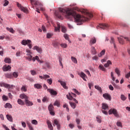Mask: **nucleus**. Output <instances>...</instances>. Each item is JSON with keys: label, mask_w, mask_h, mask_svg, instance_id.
<instances>
[{"label": "nucleus", "mask_w": 130, "mask_h": 130, "mask_svg": "<svg viewBox=\"0 0 130 130\" xmlns=\"http://www.w3.org/2000/svg\"><path fill=\"white\" fill-rule=\"evenodd\" d=\"M5 78L7 79H13V75L12 74L7 73L5 74Z\"/></svg>", "instance_id": "obj_24"}, {"label": "nucleus", "mask_w": 130, "mask_h": 130, "mask_svg": "<svg viewBox=\"0 0 130 130\" xmlns=\"http://www.w3.org/2000/svg\"><path fill=\"white\" fill-rule=\"evenodd\" d=\"M39 77L40 78V79H41V80L44 79L46 81L47 79H49V78H50V76L48 75H44L43 76H39Z\"/></svg>", "instance_id": "obj_12"}, {"label": "nucleus", "mask_w": 130, "mask_h": 130, "mask_svg": "<svg viewBox=\"0 0 130 130\" xmlns=\"http://www.w3.org/2000/svg\"><path fill=\"white\" fill-rule=\"evenodd\" d=\"M71 59L74 63H78V61L77 60V58H76V57L72 56Z\"/></svg>", "instance_id": "obj_41"}, {"label": "nucleus", "mask_w": 130, "mask_h": 130, "mask_svg": "<svg viewBox=\"0 0 130 130\" xmlns=\"http://www.w3.org/2000/svg\"><path fill=\"white\" fill-rule=\"evenodd\" d=\"M103 29V30H106L109 28V25L108 24H100L99 26H98L97 28Z\"/></svg>", "instance_id": "obj_4"}, {"label": "nucleus", "mask_w": 130, "mask_h": 130, "mask_svg": "<svg viewBox=\"0 0 130 130\" xmlns=\"http://www.w3.org/2000/svg\"><path fill=\"white\" fill-rule=\"evenodd\" d=\"M55 32H59L60 30V25L59 23L57 24V26L54 27Z\"/></svg>", "instance_id": "obj_20"}, {"label": "nucleus", "mask_w": 130, "mask_h": 130, "mask_svg": "<svg viewBox=\"0 0 130 130\" xmlns=\"http://www.w3.org/2000/svg\"><path fill=\"white\" fill-rule=\"evenodd\" d=\"M11 69H12V67L10 65H5L3 67V70L4 72H8V71L11 70Z\"/></svg>", "instance_id": "obj_11"}, {"label": "nucleus", "mask_w": 130, "mask_h": 130, "mask_svg": "<svg viewBox=\"0 0 130 130\" xmlns=\"http://www.w3.org/2000/svg\"><path fill=\"white\" fill-rule=\"evenodd\" d=\"M98 59H99V58L97 56H94L92 57V59L93 60H98Z\"/></svg>", "instance_id": "obj_64"}, {"label": "nucleus", "mask_w": 130, "mask_h": 130, "mask_svg": "<svg viewBox=\"0 0 130 130\" xmlns=\"http://www.w3.org/2000/svg\"><path fill=\"white\" fill-rule=\"evenodd\" d=\"M108 113L109 115L114 114L116 117H119V115L118 114V112H117V109L112 108L109 110Z\"/></svg>", "instance_id": "obj_2"}, {"label": "nucleus", "mask_w": 130, "mask_h": 130, "mask_svg": "<svg viewBox=\"0 0 130 130\" xmlns=\"http://www.w3.org/2000/svg\"><path fill=\"white\" fill-rule=\"evenodd\" d=\"M69 103H70V105H71V107H72V108L73 109H75V108H76V107H77V104H75L74 103L70 102Z\"/></svg>", "instance_id": "obj_32"}, {"label": "nucleus", "mask_w": 130, "mask_h": 130, "mask_svg": "<svg viewBox=\"0 0 130 130\" xmlns=\"http://www.w3.org/2000/svg\"><path fill=\"white\" fill-rule=\"evenodd\" d=\"M34 50H37L39 53H42V49L37 46L34 47Z\"/></svg>", "instance_id": "obj_13"}, {"label": "nucleus", "mask_w": 130, "mask_h": 130, "mask_svg": "<svg viewBox=\"0 0 130 130\" xmlns=\"http://www.w3.org/2000/svg\"><path fill=\"white\" fill-rule=\"evenodd\" d=\"M27 45V46H28L29 49H31V48H32V43H28Z\"/></svg>", "instance_id": "obj_63"}, {"label": "nucleus", "mask_w": 130, "mask_h": 130, "mask_svg": "<svg viewBox=\"0 0 130 130\" xmlns=\"http://www.w3.org/2000/svg\"><path fill=\"white\" fill-rule=\"evenodd\" d=\"M118 40L120 44H123L124 43V41L121 38L118 37Z\"/></svg>", "instance_id": "obj_39"}, {"label": "nucleus", "mask_w": 130, "mask_h": 130, "mask_svg": "<svg viewBox=\"0 0 130 130\" xmlns=\"http://www.w3.org/2000/svg\"><path fill=\"white\" fill-rule=\"evenodd\" d=\"M45 64H46L47 68H48V69H49V68H50V63H49V62L46 61L45 62Z\"/></svg>", "instance_id": "obj_59"}, {"label": "nucleus", "mask_w": 130, "mask_h": 130, "mask_svg": "<svg viewBox=\"0 0 130 130\" xmlns=\"http://www.w3.org/2000/svg\"><path fill=\"white\" fill-rule=\"evenodd\" d=\"M110 64H112V62L110 60H108L107 62L104 64V67L105 68H108Z\"/></svg>", "instance_id": "obj_30"}, {"label": "nucleus", "mask_w": 130, "mask_h": 130, "mask_svg": "<svg viewBox=\"0 0 130 130\" xmlns=\"http://www.w3.org/2000/svg\"><path fill=\"white\" fill-rule=\"evenodd\" d=\"M47 83H48L49 85H51V84H52V79L51 78L48 79L47 80Z\"/></svg>", "instance_id": "obj_47"}, {"label": "nucleus", "mask_w": 130, "mask_h": 130, "mask_svg": "<svg viewBox=\"0 0 130 130\" xmlns=\"http://www.w3.org/2000/svg\"><path fill=\"white\" fill-rule=\"evenodd\" d=\"M20 98H21V99H25V100L29 99V97L25 94H21L20 95Z\"/></svg>", "instance_id": "obj_21"}, {"label": "nucleus", "mask_w": 130, "mask_h": 130, "mask_svg": "<svg viewBox=\"0 0 130 130\" xmlns=\"http://www.w3.org/2000/svg\"><path fill=\"white\" fill-rule=\"evenodd\" d=\"M47 91H48V92L50 93V94H51V95H57V92H56V91H55L53 89H48Z\"/></svg>", "instance_id": "obj_15"}, {"label": "nucleus", "mask_w": 130, "mask_h": 130, "mask_svg": "<svg viewBox=\"0 0 130 130\" xmlns=\"http://www.w3.org/2000/svg\"><path fill=\"white\" fill-rule=\"evenodd\" d=\"M28 43H32V41L30 40H23L21 42V44H22V45H24V46L27 45V44Z\"/></svg>", "instance_id": "obj_10"}, {"label": "nucleus", "mask_w": 130, "mask_h": 130, "mask_svg": "<svg viewBox=\"0 0 130 130\" xmlns=\"http://www.w3.org/2000/svg\"><path fill=\"white\" fill-rule=\"evenodd\" d=\"M21 92H27V87L26 86L23 85L21 88Z\"/></svg>", "instance_id": "obj_34"}, {"label": "nucleus", "mask_w": 130, "mask_h": 130, "mask_svg": "<svg viewBox=\"0 0 130 130\" xmlns=\"http://www.w3.org/2000/svg\"><path fill=\"white\" fill-rule=\"evenodd\" d=\"M99 69H100L101 71H103V72H105L106 71V69L102 64L99 65Z\"/></svg>", "instance_id": "obj_36"}, {"label": "nucleus", "mask_w": 130, "mask_h": 130, "mask_svg": "<svg viewBox=\"0 0 130 130\" xmlns=\"http://www.w3.org/2000/svg\"><path fill=\"white\" fill-rule=\"evenodd\" d=\"M63 37L65 38L66 40H68L69 42H71V41L70 40L69 35L65 34H64Z\"/></svg>", "instance_id": "obj_40"}, {"label": "nucleus", "mask_w": 130, "mask_h": 130, "mask_svg": "<svg viewBox=\"0 0 130 130\" xmlns=\"http://www.w3.org/2000/svg\"><path fill=\"white\" fill-rule=\"evenodd\" d=\"M42 101L43 102H46V101H48V99H47V98L45 96L43 98Z\"/></svg>", "instance_id": "obj_62"}, {"label": "nucleus", "mask_w": 130, "mask_h": 130, "mask_svg": "<svg viewBox=\"0 0 130 130\" xmlns=\"http://www.w3.org/2000/svg\"><path fill=\"white\" fill-rule=\"evenodd\" d=\"M34 87L36 89H42V86L40 84L37 83L34 84Z\"/></svg>", "instance_id": "obj_27"}, {"label": "nucleus", "mask_w": 130, "mask_h": 130, "mask_svg": "<svg viewBox=\"0 0 130 130\" xmlns=\"http://www.w3.org/2000/svg\"><path fill=\"white\" fill-rule=\"evenodd\" d=\"M110 43H112V44H113L115 49H116V45H115V42L114 41V38H113V37H111Z\"/></svg>", "instance_id": "obj_25"}, {"label": "nucleus", "mask_w": 130, "mask_h": 130, "mask_svg": "<svg viewBox=\"0 0 130 130\" xmlns=\"http://www.w3.org/2000/svg\"><path fill=\"white\" fill-rule=\"evenodd\" d=\"M26 52H27V54H33V53L29 49H26Z\"/></svg>", "instance_id": "obj_54"}, {"label": "nucleus", "mask_w": 130, "mask_h": 130, "mask_svg": "<svg viewBox=\"0 0 130 130\" xmlns=\"http://www.w3.org/2000/svg\"><path fill=\"white\" fill-rule=\"evenodd\" d=\"M6 117L8 120H9V121H11V122H13V117H12V116L10 115H7Z\"/></svg>", "instance_id": "obj_31"}, {"label": "nucleus", "mask_w": 130, "mask_h": 130, "mask_svg": "<svg viewBox=\"0 0 130 130\" xmlns=\"http://www.w3.org/2000/svg\"><path fill=\"white\" fill-rule=\"evenodd\" d=\"M48 109L49 111H50V114H51V115H54V108L53 107V105L52 104H50L48 106Z\"/></svg>", "instance_id": "obj_6"}, {"label": "nucleus", "mask_w": 130, "mask_h": 130, "mask_svg": "<svg viewBox=\"0 0 130 130\" xmlns=\"http://www.w3.org/2000/svg\"><path fill=\"white\" fill-rule=\"evenodd\" d=\"M12 76L14 77V78H18V72H13Z\"/></svg>", "instance_id": "obj_51"}, {"label": "nucleus", "mask_w": 130, "mask_h": 130, "mask_svg": "<svg viewBox=\"0 0 130 130\" xmlns=\"http://www.w3.org/2000/svg\"><path fill=\"white\" fill-rule=\"evenodd\" d=\"M90 43L91 44H95V43H96V39L95 38H92L90 40Z\"/></svg>", "instance_id": "obj_35"}, {"label": "nucleus", "mask_w": 130, "mask_h": 130, "mask_svg": "<svg viewBox=\"0 0 130 130\" xmlns=\"http://www.w3.org/2000/svg\"><path fill=\"white\" fill-rule=\"evenodd\" d=\"M58 10L59 11H56L55 12V15L57 17V18L62 20L63 18L61 16L62 15L66 16L67 19H70V16H72V17H74L75 21H76L79 25H82L83 22L89 21V20L93 18V14L89 13L87 10L85 9L81 10V12L83 13V14H85V16H82L79 14H77L76 12L72 11V10L69 9L66 10L64 9L59 8Z\"/></svg>", "instance_id": "obj_1"}, {"label": "nucleus", "mask_w": 130, "mask_h": 130, "mask_svg": "<svg viewBox=\"0 0 130 130\" xmlns=\"http://www.w3.org/2000/svg\"><path fill=\"white\" fill-rule=\"evenodd\" d=\"M117 125L120 127H122V124H121V122L119 121L117 122Z\"/></svg>", "instance_id": "obj_57"}, {"label": "nucleus", "mask_w": 130, "mask_h": 130, "mask_svg": "<svg viewBox=\"0 0 130 130\" xmlns=\"http://www.w3.org/2000/svg\"><path fill=\"white\" fill-rule=\"evenodd\" d=\"M61 31L63 33H66V32H67V28L64 26H62Z\"/></svg>", "instance_id": "obj_49"}, {"label": "nucleus", "mask_w": 130, "mask_h": 130, "mask_svg": "<svg viewBox=\"0 0 130 130\" xmlns=\"http://www.w3.org/2000/svg\"><path fill=\"white\" fill-rule=\"evenodd\" d=\"M67 98L69 100H73V101H74V102H75V103H77V104L78 103V101H77V100L76 99H74V98L73 97V95L70 92L69 93V94L67 95Z\"/></svg>", "instance_id": "obj_7"}, {"label": "nucleus", "mask_w": 130, "mask_h": 130, "mask_svg": "<svg viewBox=\"0 0 130 130\" xmlns=\"http://www.w3.org/2000/svg\"><path fill=\"white\" fill-rule=\"evenodd\" d=\"M8 5H9V1L6 0L5 1V4H4V7H7V6H8Z\"/></svg>", "instance_id": "obj_60"}, {"label": "nucleus", "mask_w": 130, "mask_h": 130, "mask_svg": "<svg viewBox=\"0 0 130 130\" xmlns=\"http://www.w3.org/2000/svg\"><path fill=\"white\" fill-rule=\"evenodd\" d=\"M102 112L104 114H105V115H108V113L105 110H102Z\"/></svg>", "instance_id": "obj_58"}, {"label": "nucleus", "mask_w": 130, "mask_h": 130, "mask_svg": "<svg viewBox=\"0 0 130 130\" xmlns=\"http://www.w3.org/2000/svg\"><path fill=\"white\" fill-rule=\"evenodd\" d=\"M120 98L122 101H125L126 100V96H124L123 94H121Z\"/></svg>", "instance_id": "obj_45"}, {"label": "nucleus", "mask_w": 130, "mask_h": 130, "mask_svg": "<svg viewBox=\"0 0 130 130\" xmlns=\"http://www.w3.org/2000/svg\"><path fill=\"white\" fill-rule=\"evenodd\" d=\"M103 97L105 98L106 100H109V101H111V95L110 94L105 93L103 94Z\"/></svg>", "instance_id": "obj_9"}, {"label": "nucleus", "mask_w": 130, "mask_h": 130, "mask_svg": "<svg viewBox=\"0 0 130 130\" xmlns=\"http://www.w3.org/2000/svg\"><path fill=\"white\" fill-rule=\"evenodd\" d=\"M27 124L30 130H34V128H33V127L32 126V125H31V124L30 123H27Z\"/></svg>", "instance_id": "obj_52"}, {"label": "nucleus", "mask_w": 130, "mask_h": 130, "mask_svg": "<svg viewBox=\"0 0 130 130\" xmlns=\"http://www.w3.org/2000/svg\"><path fill=\"white\" fill-rule=\"evenodd\" d=\"M104 54H105V50H103L100 53V54H98V56L99 57H101V56H102V55H104Z\"/></svg>", "instance_id": "obj_37"}, {"label": "nucleus", "mask_w": 130, "mask_h": 130, "mask_svg": "<svg viewBox=\"0 0 130 130\" xmlns=\"http://www.w3.org/2000/svg\"><path fill=\"white\" fill-rule=\"evenodd\" d=\"M52 44L54 47H58V46L59 45V43L56 41H54L52 43Z\"/></svg>", "instance_id": "obj_28"}, {"label": "nucleus", "mask_w": 130, "mask_h": 130, "mask_svg": "<svg viewBox=\"0 0 130 130\" xmlns=\"http://www.w3.org/2000/svg\"><path fill=\"white\" fill-rule=\"evenodd\" d=\"M79 75H80V77H81V78H82L83 80H84V81H87V79H86V78H87V76L86 75V74H85V73H84V72H81V73L79 74Z\"/></svg>", "instance_id": "obj_16"}, {"label": "nucleus", "mask_w": 130, "mask_h": 130, "mask_svg": "<svg viewBox=\"0 0 130 130\" xmlns=\"http://www.w3.org/2000/svg\"><path fill=\"white\" fill-rule=\"evenodd\" d=\"M6 29L7 31H9V32H10V33H15V30L14 29H13V28L7 27Z\"/></svg>", "instance_id": "obj_38"}, {"label": "nucleus", "mask_w": 130, "mask_h": 130, "mask_svg": "<svg viewBox=\"0 0 130 130\" xmlns=\"http://www.w3.org/2000/svg\"><path fill=\"white\" fill-rule=\"evenodd\" d=\"M5 108H13V106L11 104L7 103L5 105Z\"/></svg>", "instance_id": "obj_33"}, {"label": "nucleus", "mask_w": 130, "mask_h": 130, "mask_svg": "<svg viewBox=\"0 0 130 130\" xmlns=\"http://www.w3.org/2000/svg\"><path fill=\"white\" fill-rule=\"evenodd\" d=\"M60 46H61L63 48H67V47H68V45L66 44H61Z\"/></svg>", "instance_id": "obj_56"}, {"label": "nucleus", "mask_w": 130, "mask_h": 130, "mask_svg": "<svg viewBox=\"0 0 130 130\" xmlns=\"http://www.w3.org/2000/svg\"><path fill=\"white\" fill-rule=\"evenodd\" d=\"M53 105H54V106H57V107H59V105H60V104H59V102H58V101H56L54 103Z\"/></svg>", "instance_id": "obj_46"}, {"label": "nucleus", "mask_w": 130, "mask_h": 130, "mask_svg": "<svg viewBox=\"0 0 130 130\" xmlns=\"http://www.w3.org/2000/svg\"><path fill=\"white\" fill-rule=\"evenodd\" d=\"M25 103L26 106H32L33 105V102L29 101L28 99L25 100Z\"/></svg>", "instance_id": "obj_17"}, {"label": "nucleus", "mask_w": 130, "mask_h": 130, "mask_svg": "<svg viewBox=\"0 0 130 130\" xmlns=\"http://www.w3.org/2000/svg\"><path fill=\"white\" fill-rule=\"evenodd\" d=\"M32 54H26L27 57H26V59H28L29 61L32 60Z\"/></svg>", "instance_id": "obj_23"}, {"label": "nucleus", "mask_w": 130, "mask_h": 130, "mask_svg": "<svg viewBox=\"0 0 130 130\" xmlns=\"http://www.w3.org/2000/svg\"><path fill=\"white\" fill-rule=\"evenodd\" d=\"M115 72L117 74V75H118V77H119V76H120V71H119L118 68H116L115 69Z\"/></svg>", "instance_id": "obj_42"}, {"label": "nucleus", "mask_w": 130, "mask_h": 130, "mask_svg": "<svg viewBox=\"0 0 130 130\" xmlns=\"http://www.w3.org/2000/svg\"><path fill=\"white\" fill-rule=\"evenodd\" d=\"M17 103L19 104V105H25V102L20 99L17 100Z\"/></svg>", "instance_id": "obj_29"}, {"label": "nucleus", "mask_w": 130, "mask_h": 130, "mask_svg": "<svg viewBox=\"0 0 130 130\" xmlns=\"http://www.w3.org/2000/svg\"><path fill=\"white\" fill-rule=\"evenodd\" d=\"M30 1L31 5H35V6H39V5H40L39 2L36 1V0H30Z\"/></svg>", "instance_id": "obj_19"}, {"label": "nucleus", "mask_w": 130, "mask_h": 130, "mask_svg": "<svg viewBox=\"0 0 130 130\" xmlns=\"http://www.w3.org/2000/svg\"><path fill=\"white\" fill-rule=\"evenodd\" d=\"M94 88L95 89H96V90H98V91H100V92H102V89H101V87L98 85H95Z\"/></svg>", "instance_id": "obj_44"}, {"label": "nucleus", "mask_w": 130, "mask_h": 130, "mask_svg": "<svg viewBox=\"0 0 130 130\" xmlns=\"http://www.w3.org/2000/svg\"><path fill=\"white\" fill-rule=\"evenodd\" d=\"M102 108L103 110H107V109H108L109 108L108 105L106 103H103Z\"/></svg>", "instance_id": "obj_22"}, {"label": "nucleus", "mask_w": 130, "mask_h": 130, "mask_svg": "<svg viewBox=\"0 0 130 130\" xmlns=\"http://www.w3.org/2000/svg\"><path fill=\"white\" fill-rule=\"evenodd\" d=\"M0 86L1 87H4L5 88H7V89H11V88H13L15 87L14 85H10L9 84H7L5 82H1L0 83Z\"/></svg>", "instance_id": "obj_3"}, {"label": "nucleus", "mask_w": 130, "mask_h": 130, "mask_svg": "<svg viewBox=\"0 0 130 130\" xmlns=\"http://www.w3.org/2000/svg\"><path fill=\"white\" fill-rule=\"evenodd\" d=\"M96 121H98V122L99 123H101V119H100L99 117H96Z\"/></svg>", "instance_id": "obj_61"}, {"label": "nucleus", "mask_w": 130, "mask_h": 130, "mask_svg": "<svg viewBox=\"0 0 130 130\" xmlns=\"http://www.w3.org/2000/svg\"><path fill=\"white\" fill-rule=\"evenodd\" d=\"M31 123L32 124H35V125H37V124H38V122H37V120H31Z\"/></svg>", "instance_id": "obj_53"}, {"label": "nucleus", "mask_w": 130, "mask_h": 130, "mask_svg": "<svg viewBox=\"0 0 130 130\" xmlns=\"http://www.w3.org/2000/svg\"><path fill=\"white\" fill-rule=\"evenodd\" d=\"M3 101H7L8 100V98L5 94H4L2 96Z\"/></svg>", "instance_id": "obj_55"}, {"label": "nucleus", "mask_w": 130, "mask_h": 130, "mask_svg": "<svg viewBox=\"0 0 130 130\" xmlns=\"http://www.w3.org/2000/svg\"><path fill=\"white\" fill-rule=\"evenodd\" d=\"M4 62L6 63H11V62H12V60L9 57H6L4 59Z\"/></svg>", "instance_id": "obj_26"}, {"label": "nucleus", "mask_w": 130, "mask_h": 130, "mask_svg": "<svg viewBox=\"0 0 130 130\" xmlns=\"http://www.w3.org/2000/svg\"><path fill=\"white\" fill-rule=\"evenodd\" d=\"M17 6L18 8H19L20 11H22V12H23V13H28V9H27L26 8L22 6V5H21V4L17 3Z\"/></svg>", "instance_id": "obj_5"}, {"label": "nucleus", "mask_w": 130, "mask_h": 130, "mask_svg": "<svg viewBox=\"0 0 130 130\" xmlns=\"http://www.w3.org/2000/svg\"><path fill=\"white\" fill-rule=\"evenodd\" d=\"M30 74L31 75H32V76H35V75H36V74H37V72H36V71H35V70H32L30 71Z\"/></svg>", "instance_id": "obj_50"}, {"label": "nucleus", "mask_w": 130, "mask_h": 130, "mask_svg": "<svg viewBox=\"0 0 130 130\" xmlns=\"http://www.w3.org/2000/svg\"><path fill=\"white\" fill-rule=\"evenodd\" d=\"M47 124L48 125V128L50 130H53V126H52V124L51 123V122L49 121V120H48L47 121Z\"/></svg>", "instance_id": "obj_14"}, {"label": "nucleus", "mask_w": 130, "mask_h": 130, "mask_svg": "<svg viewBox=\"0 0 130 130\" xmlns=\"http://www.w3.org/2000/svg\"><path fill=\"white\" fill-rule=\"evenodd\" d=\"M46 36H47V38H48V39L51 38V37L53 36V34L48 33V34H47Z\"/></svg>", "instance_id": "obj_48"}, {"label": "nucleus", "mask_w": 130, "mask_h": 130, "mask_svg": "<svg viewBox=\"0 0 130 130\" xmlns=\"http://www.w3.org/2000/svg\"><path fill=\"white\" fill-rule=\"evenodd\" d=\"M91 53L92 54H96L97 53L96 52V49H95V47H91Z\"/></svg>", "instance_id": "obj_43"}, {"label": "nucleus", "mask_w": 130, "mask_h": 130, "mask_svg": "<svg viewBox=\"0 0 130 130\" xmlns=\"http://www.w3.org/2000/svg\"><path fill=\"white\" fill-rule=\"evenodd\" d=\"M58 83H60L61 85L62 86L64 89H68V87H67V84L64 82L60 80H58Z\"/></svg>", "instance_id": "obj_18"}, {"label": "nucleus", "mask_w": 130, "mask_h": 130, "mask_svg": "<svg viewBox=\"0 0 130 130\" xmlns=\"http://www.w3.org/2000/svg\"><path fill=\"white\" fill-rule=\"evenodd\" d=\"M55 125L57 126V129H60V124L57 119L54 120V123L53 124V125L54 126Z\"/></svg>", "instance_id": "obj_8"}]
</instances>
